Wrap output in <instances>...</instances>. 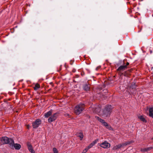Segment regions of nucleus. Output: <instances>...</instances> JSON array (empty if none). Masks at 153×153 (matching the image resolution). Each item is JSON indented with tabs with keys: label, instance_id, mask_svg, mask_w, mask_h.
I'll return each instance as SVG.
<instances>
[{
	"label": "nucleus",
	"instance_id": "obj_1",
	"mask_svg": "<svg viewBox=\"0 0 153 153\" xmlns=\"http://www.w3.org/2000/svg\"><path fill=\"white\" fill-rule=\"evenodd\" d=\"M101 105H99L96 108L95 112L99 116L103 117H108L110 116L112 108L111 105L105 106L103 110L101 111Z\"/></svg>",
	"mask_w": 153,
	"mask_h": 153
},
{
	"label": "nucleus",
	"instance_id": "obj_2",
	"mask_svg": "<svg viewBox=\"0 0 153 153\" xmlns=\"http://www.w3.org/2000/svg\"><path fill=\"white\" fill-rule=\"evenodd\" d=\"M0 140L3 144H9L11 146L14 144V140L11 138H9L7 137H3L0 139Z\"/></svg>",
	"mask_w": 153,
	"mask_h": 153
},
{
	"label": "nucleus",
	"instance_id": "obj_3",
	"mask_svg": "<svg viewBox=\"0 0 153 153\" xmlns=\"http://www.w3.org/2000/svg\"><path fill=\"white\" fill-rule=\"evenodd\" d=\"M85 107V105L83 104L80 103L77 105L74 108V113L77 115L80 114L84 110Z\"/></svg>",
	"mask_w": 153,
	"mask_h": 153
},
{
	"label": "nucleus",
	"instance_id": "obj_4",
	"mask_svg": "<svg viewBox=\"0 0 153 153\" xmlns=\"http://www.w3.org/2000/svg\"><path fill=\"white\" fill-rule=\"evenodd\" d=\"M133 143V141H128L126 142L125 143L121 144H119L117 145H116L114 146L113 148V150H115L118 149H120L121 147H122L124 145H127L130 143Z\"/></svg>",
	"mask_w": 153,
	"mask_h": 153
},
{
	"label": "nucleus",
	"instance_id": "obj_5",
	"mask_svg": "<svg viewBox=\"0 0 153 153\" xmlns=\"http://www.w3.org/2000/svg\"><path fill=\"white\" fill-rule=\"evenodd\" d=\"M59 113H54L53 115H51V116L48 119V121L49 123H51L55 120L58 116Z\"/></svg>",
	"mask_w": 153,
	"mask_h": 153
},
{
	"label": "nucleus",
	"instance_id": "obj_6",
	"mask_svg": "<svg viewBox=\"0 0 153 153\" xmlns=\"http://www.w3.org/2000/svg\"><path fill=\"white\" fill-rule=\"evenodd\" d=\"M127 68L126 65H121L117 69V71L119 72L120 75L121 76L123 74V73L121 72L125 71Z\"/></svg>",
	"mask_w": 153,
	"mask_h": 153
},
{
	"label": "nucleus",
	"instance_id": "obj_7",
	"mask_svg": "<svg viewBox=\"0 0 153 153\" xmlns=\"http://www.w3.org/2000/svg\"><path fill=\"white\" fill-rule=\"evenodd\" d=\"M41 123V120L39 119H36V121L32 123V126L34 128H38Z\"/></svg>",
	"mask_w": 153,
	"mask_h": 153
},
{
	"label": "nucleus",
	"instance_id": "obj_8",
	"mask_svg": "<svg viewBox=\"0 0 153 153\" xmlns=\"http://www.w3.org/2000/svg\"><path fill=\"white\" fill-rule=\"evenodd\" d=\"M100 146L102 148L106 149L109 148L110 147V145L107 141H105L101 143Z\"/></svg>",
	"mask_w": 153,
	"mask_h": 153
},
{
	"label": "nucleus",
	"instance_id": "obj_9",
	"mask_svg": "<svg viewBox=\"0 0 153 153\" xmlns=\"http://www.w3.org/2000/svg\"><path fill=\"white\" fill-rule=\"evenodd\" d=\"M52 110H51L47 113H45L44 114L45 117L46 118H48L49 117V116H51L52 114Z\"/></svg>",
	"mask_w": 153,
	"mask_h": 153
},
{
	"label": "nucleus",
	"instance_id": "obj_10",
	"mask_svg": "<svg viewBox=\"0 0 153 153\" xmlns=\"http://www.w3.org/2000/svg\"><path fill=\"white\" fill-rule=\"evenodd\" d=\"M95 118L96 119L98 120L100 122L102 123L103 126H104V125L105 123H106V122H105L104 120L98 117L95 116Z\"/></svg>",
	"mask_w": 153,
	"mask_h": 153
},
{
	"label": "nucleus",
	"instance_id": "obj_11",
	"mask_svg": "<svg viewBox=\"0 0 153 153\" xmlns=\"http://www.w3.org/2000/svg\"><path fill=\"white\" fill-rule=\"evenodd\" d=\"M95 118L96 119L98 120L100 122L102 123L103 126H104V125L105 123H106V122H105L104 120L98 117L95 116Z\"/></svg>",
	"mask_w": 153,
	"mask_h": 153
},
{
	"label": "nucleus",
	"instance_id": "obj_12",
	"mask_svg": "<svg viewBox=\"0 0 153 153\" xmlns=\"http://www.w3.org/2000/svg\"><path fill=\"white\" fill-rule=\"evenodd\" d=\"M13 146L15 149L16 150H19L21 147V146L18 143L15 144L14 142V143L13 146Z\"/></svg>",
	"mask_w": 153,
	"mask_h": 153
},
{
	"label": "nucleus",
	"instance_id": "obj_13",
	"mask_svg": "<svg viewBox=\"0 0 153 153\" xmlns=\"http://www.w3.org/2000/svg\"><path fill=\"white\" fill-rule=\"evenodd\" d=\"M83 89L86 91H89L90 88L89 85L87 84L84 85L83 86Z\"/></svg>",
	"mask_w": 153,
	"mask_h": 153
},
{
	"label": "nucleus",
	"instance_id": "obj_14",
	"mask_svg": "<svg viewBox=\"0 0 153 153\" xmlns=\"http://www.w3.org/2000/svg\"><path fill=\"white\" fill-rule=\"evenodd\" d=\"M153 148L152 147H150L148 148H145L144 149H141V151L142 152H146L149 151L151 150Z\"/></svg>",
	"mask_w": 153,
	"mask_h": 153
},
{
	"label": "nucleus",
	"instance_id": "obj_15",
	"mask_svg": "<svg viewBox=\"0 0 153 153\" xmlns=\"http://www.w3.org/2000/svg\"><path fill=\"white\" fill-rule=\"evenodd\" d=\"M149 116L153 118V107L149 108Z\"/></svg>",
	"mask_w": 153,
	"mask_h": 153
},
{
	"label": "nucleus",
	"instance_id": "obj_16",
	"mask_svg": "<svg viewBox=\"0 0 153 153\" xmlns=\"http://www.w3.org/2000/svg\"><path fill=\"white\" fill-rule=\"evenodd\" d=\"M27 145L28 147V149L29 151L30 152L31 150H33L32 146L29 142L27 143Z\"/></svg>",
	"mask_w": 153,
	"mask_h": 153
},
{
	"label": "nucleus",
	"instance_id": "obj_17",
	"mask_svg": "<svg viewBox=\"0 0 153 153\" xmlns=\"http://www.w3.org/2000/svg\"><path fill=\"white\" fill-rule=\"evenodd\" d=\"M104 126H105L106 127V128L108 129L109 130H113L111 126L108 125V124L106 122V123H105V124Z\"/></svg>",
	"mask_w": 153,
	"mask_h": 153
},
{
	"label": "nucleus",
	"instance_id": "obj_18",
	"mask_svg": "<svg viewBox=\"0 0 153 153\" xmlns=\"http://www.w3.org/2000/svg\"><path fill=\"white\" fill-rule=\"evenodd\" d=\"M138 118L141 121L143 122L146 123L147 121L146 120L145 118L143 116H140L138 117Z\"/></svg>",
	"mask_w": 153,
	"mask_h": 153
},
{
	"label": "nucleus",
	"instance_id": "obj_19",
	"mask_svg": "<svg viewBox=\"0 0 153 153\" xmlns=\"http://www.w3.org/2000/svg\"><path fill=\"white\" fill-rule=\"evenodd\" d=\"M40 85L38 83H36L33 87V88L35 91H36L40 88Z\"/></svg>",
	"mask_w": 153,
	"mask_h": 153
},
{
	"label": "nucleus",
	"instance_id": "obj_20",
	"mask_svg": "<svg viewBox=\"0 0 153 153\" xmlns=\"http://www.w3.org/2000/svg\"><path fill=\"white\" fill-rule=\"evenodd\" d=\"M79 135L78 136V137H79L80 138V140H82L83 137V133L82 132H79Z\"/></svg>",
	"mask_w": 153,
	"mask_h": 153
},
{
	"label": "nucleus",
	"instance_id": "obj_21",
	"mask_svg": "<svg viewBox=\"0 0 153 153\" xmlns=\"http://www.w3.org/2000/svg\"><path fill=\"white\" fill-rule=\"evenodd\" d=\"M94 146L92 144V143H91L89 145L87 146L86 148V149H88V150L89 149H90V148H91L92 147Z\"/></svg>",
	"mask_w": 153,
	"mask_h": 153
},
{
	"label": "nucleus",
	"instance_id": "obj_22",
	"mask_svg": "<svg viewBox=\"0 0 153 153\" xmlns=\"http://www.w3.org/2000/svg\"><path fill=\"white\" fill-rule=\"evenodd\" d=\"M98 140V139H96L93 141L92 143V144L94 146L97 142Z\"/></svg>",
	"mask_w": 153,
	"mask_h": 153
},
{
	"label": "nucleus",
	"instance_id": "obj_23",
	"mask_svg": "<svg viewBox=\"0 0 153 153\" xmlns=\"http://www.w3.org/2000/svg\"><path fill=\"white\" fill-rule=\"evenodd\" d=\"M53 152L54 153H58V152L57 149L55 148H53Z\"/></svg>",
	"mask_w": 153,
	"mask_h": 153
},
{
	"label": "nucleus",
	"instance_id": "obj_24",
	"mask_svg": "<svg viewBox=\"0 0 153 153\" xmlns=\"http://www.w3.org/2000/svg\"><path fill=\"white\" fill-rule=\"evenodd\" d=\"M88 151V149L85 148L82 153H86Z\"/></svg>",
	"mask_w": 153,
	"mask_h": 153
},
{
	"label": "nucleus",
	"instance_id": "obj_25",
	"mask_svg": "<svg viewBox=\"0 0 153 153\" xmlns=\"http://www.w3.org/2000/svg\"><path fill=\"white\" fill-rule=\"evenodd\" d=\"M100 68H101V66H98L96 68V70H97V71H98V70H99V69H100Z\"/></svg>",
	"mask_w": 153,
	"mask_h": 153
},
{
	"label": "nucleus",
	"instance_id": "obj_26",
	"mask_svg": "<svg viewBox=\"0 0 153 153\" xmlns=\"http://www.w3.org/2000/svg\"><path fill=\"white\" fill-rule=\"evenodd\" d=\"M31 153H35V151L34 150H31V151H30V152Z\"/></svg>",
	"mask_w": 153,
	"mask_h": 153
},
{
	"label": "nucleus",
	"instance_id": "obj_27",
	"mask_svg": "<svg viewBox=\"0 0 153 153\" xmlns=\"http://www.w3.org/2000/svg\"><path fill=\"white\" fill-rule=\"evenodd\" d=\"M62 70V65H60V66L59 69L58 71H60Z\"/></svg>",
	"mask_w": 153,
	"mask_h": 153
},
{
	"label": "nucleus",
	"instance_id": "obj_28",
	"mask_svg": "<svg viewBox=\"0 0 153 153\" xmlns=\"http://www.w3.org/2000/svg\"><path fill=\"white\" fill-rule=\"evenodd\" d=\"M129 65V63L128 62H127L126 64V65H126L127 66V65Z\"/></svg>",
	"mask_w": 153,
	"mask_h": 153
},
{
	"label": "nucleus",
	"instance_id": "obj_29",
	"mask_svg": "<svg viewBox=\"0 0 153 153\" xmlns=\"http://www.w3.org/2000/svg\"><path fill=\"white\" fill-rule=\"evenodd\" d=\"M84 74V72L81 73V75L82 76H83Z\"/></svg>",
	"mask_w": 153,
	"mask_h": 153
},
{
	"label": "nucleus",
	"instance_id": "obj_30",
	"mask_svg": "<svg viewBox=\"0 0 153 153\" xmlns=\"http://www.w3.org/2000/svg\"><path fill=\"white\" fill-rule=\"evenodd\" d=\"M76 71V70L75 69H74L73 70V72H75Z\"/></svg>",
	"mask_w": 153,
	"mask_h": 153
},
{
	"label": "nucleus",
	"instance_id": "obj_31",
	"mask_svg": "<svg viewBox=\"0 0 153 153\" xmlns=\"http://www.w3.org/2000/svg\"><path fill=\"white\" fill-rule=\"evenodd\" d=\"M79 77V76L78 75H76V77L78 78Z\"/></svg>",
	"mask_w": 153,
	"mask_h": 153
},
{
	"label": "nucleus",
	"instance_id": "obj_32",
	"mask_svg": "<svg viewBox=\"0 0 153 153\" xmlns=\"http://www.w3.org/2000/svg\"><path fill=\"white\" fill-rule=\"evenodd\" d=\"M150 53H152V51L151 50V51H150Z\"/></svg>",
	"mask_w": 153,
	"mask_h": 153
},
{
	"label": "nucleus",
	"instance_id": "obj_33",
	"mask_svg": "<svg viewBox=\"0 0 153 153\" xmlns=\"http://www.w3.org/2000/svg\"><path fill=\"white\" fill-rule=\"evenodd\" d=\"M152 140H153V137L152 138Z\"/></svg>",
	"mask_w": 153,
	"mask_h": 153
}]
</instances>
